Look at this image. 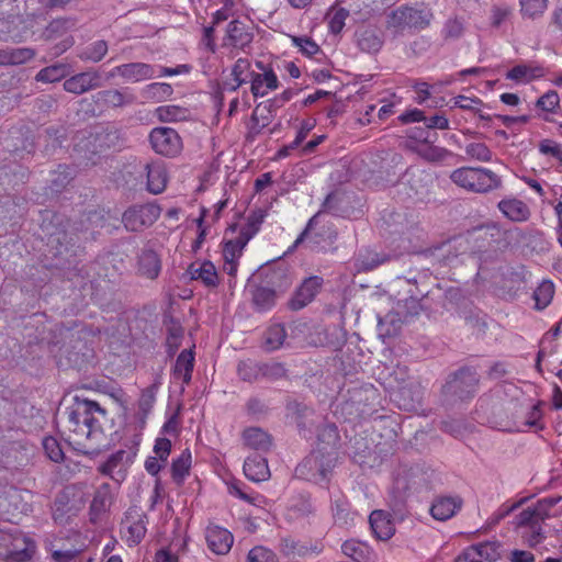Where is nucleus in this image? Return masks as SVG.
<instances>
[{
	"label": "nucleus",
	"instance_id": "obj_1",
	"mask_svg": "<svg viewBox=\"0 0 562 562\" xmlns=\"http://www.w3.org/2000/svg\"><path fill=\"white\" fill-rule=\"evenodd\" d=\"M106 412L97 402L77 401L68 413L70 441L83 449L94 450L103 439L102 422Z\"/></svg>",
	"mask_w": 562,
	"mask_h": 562
},
{
	"label": "nucleus",
	"instance_id": "obj_2",
	"mask_svg": "<svg viewBox=\"0 0 562 562\" xmlns=\"http://www.w3.org/2000/svg\"><path fill=\"white\" fill-rule=\"evenodd\" d=\"M43 21L46 19L42 12L26 13L25 18L20 16L19 12H9L0 16V40L21 42L35 36Z\"/></svg>",
	"mask_w": 562,
	"mask_h": 562
},
{
	"label": "nucleus",
	"instance_id": "obj_3",
	"mask_svg": "<svg viewBox=\"0 0 562 562\" xmlns=\"http://www.w3.org/2000/svg\"><path fill=\"white\" fill-rule=\"evenodd\" d=\"M432 18L429 9L401 5L387 14L386 30L394 36L402 35L407 30H424L430 25Z\"/></svg>",
	"mask_w": 562,
	"mask_h": 562
},
{
	"label": "nucleus",
	"instance_id": "obj_4",
	"mask_svg": "<svg viewBox=\"0 0 562 562\" xmlns=\"http://www.w3.org/2000/svg\"><path fill=\"white\" fill-rule=\"evenodd\" d=\"M450 179L458 187L476 193H486L502 186L501 178L486 168L461 167L451 173Z\"/></svg>",
	"mask_w": 562,
	"mask_h": 562
},
{
	"label": "nucleus",
	"instance_id": "obj_5",
	"mask_svg": "<svg viewBox=\"0 0 562 562\" xmlns=\"http://www.w3.org/2000/svg\"><path fill=\"white\" fill-rule=\"evenodd\" d=\"M160 213L161 209L155 203L134 205L124 212L122 222L126 229L138 232L153 225Z\"/></svg>",
	"mask_w": 562,
	"mask_h": 562
},
{
	"label": "nucleus",
	"instance_id": "obj_6",
	"mask_svg": "<svg viewBox=\"0 0 562 562\" xmlns=\"http://www.w3.org/2000/svg\"><path fill=\"white\" fill-rule=\"evenodd\" d=\"M147 516L137 507L130 508L121 522L122 539L128 547L138 544L146 535Z\"/></svg>",
	"mask_w": 562,
	"mask_h": 562
},
{
	"label": "nucleus",
	"instance_id": "obj_7",
	"mask_svg": "<svg viewBox=\"0 0 562 562\" xmlns=\"http://www.w3.org/2000/svg\"><path fill=\"white\" fill-rule=\"evenodd\" d=\"M151 148L159 155L175 157L182 150L179 134L170 127H155L149 134Z\"/></svg>",
	"mask_w": 562,
	"mask_h": 562
},
{
	"label": "nucleus",
	"instance_id": "obj_8",
	"mask_svg": "<svg viewBox=\"0 0 562 562\" xmlns=\"http://www.w3.org/2000/svg\"><path fill=\"white\" fill-rule=\"evenodd\" d=\"M43 21L42 23H44ZM43 24H41L40 27V37L44 40H56L59 37H63L60 43H58L55 46V55H60L65 53L67 49H69L75 41L74 37L70 35H67L68 31L71 30L75 26V22L69 19H56L52 21L48 25L45 26L44 30H42Z\"/></svg>",
	"mask_w": 562,
	"mask_h": 562
},
{
	"label": "nucleus",
	"instance_id": "obj_9",
	"mask_svg": "<svg viewBox=\"0 0 562 562\" xmlns=\"http://www.w3.org/2000/svg\"><path fill=\"white\" fill-rule=\"evenodd\" d=\"M136 453L137 451L135 448L117 450L99 467V471L117 482L123 481L125 479L128 467L133 463L136 457Z\"/></svg>",
	"mask_w": 562,
	"mask_h": 562
},
{
	"label": "nucleus",
	"instance_id": "obj_10",
	"mask_svg": "<svg viewBox=\"0 0 562 562\" xmlns=\"http://www.w3.org/2000/svg\"><path fill=\"white\" fill-rule=\"evenodd\" d=\"M103 86L102 75L99 70L89 69L71 76L64 81V89L74 94H82Z\"/></svg>",
	"mask_w": 562,
	"mask_h": 562
},
{
	"label": "nucleus",
	"instance_id": "obj_11",
	"mask_svg": "<svg viewBox=\"0 0 562 562\" xmlns=\"http://www.w3.org/2000/svg\"><path fill=\"white\" fill-rule=\"evenodd\" d=\"M543 516L536 508L524 509L517 516V525L521 528H526L524 538L527 540L529 546H537L541 540V522Z\"/></svg>",
	"mask_w": 562,
	"mask_h": 562
},
{
	"label": "nucleus",
	"instance_id": "obj_12",
	"mask_svg": "<svg viewBox=\"0 0 562 562\" xmlns=\"http://www.w3.org/2000/svg\"><path fill=\"white\" fill-rule=\"evenodd\" d=\"M477 383V373L470 368H464L454 374L448 382L447 387L449 392L458 395L460 398H464L475 391Z\"/></svg>",
	"mask_w": 562,
	"mask_h": 562
},
{
	"label": "nucleus",
	"instance_id": "obj_13",
	"mask_svg": "<svg viewBox=\"0 0 562 562\" xmlns=\"http://www.w3.org/2000/svg\"><path fill=\"white\" fill-rule=\"evenodd\" d=\"M207 548L215 554H226L232 549L234 537L226 528L210 525L205 530Z\"/></svg>",
	"mask_w": 562,
	"mask_h": 562
},
{
	"label": "nucleus",
	"instance_id": "obj_14",
	"mask_svg": "<svg viewBox=\"0 0 562 562\" xmlns=\"http://www.w3.org/2000/svg\"><path fill=\"white\" fill-rule=\"evenodd\" d=\"M322 284L323 279L319 277H310L305 279L291 299L290 307L294 311L305 307L314 300L322 288Z\"/></svg>",
	"mask_w": 562,
	"mask_h": 562
},
{
	"label": "nucleus",
	"instance_id": "obj_15",
	"mask_svg": "<svg viewBox=\"0 0 562 562\" xmlns=\"http://www.w3.org/2000/svg\"><path fill=\"white\" fill-rule=\"evenodd\" d=\"M278 88L279 79L274 70L251 74L250 91L255 98H263Z\"/></svg>",
	"mask_w": 562,
	"mask_h": 562
},
{
	"label": "nucleus",
	"instance_id": "obj_16",
	"mask_svg": "<svg viewBox=\"0 0 562 562\" xmlns=\"http://www.w3.org/2000/svg\"><path fill=\"white\" fill-rule=\"evenodd\" d=\"M463 501L459 496H440L430 507V514L436 520L445 521L453 517L462 507Z\"/></svg>",
	"mask_w": 562,
	"mask_h": 562
},
{
	"label": "nucleus",
	"instance_id": "obj_17",
	"mask_svg": "<svg viewBox=\"0 0 562 562\" xmlns=\"http://www.w3.org/2000/svg\"><path fill=\"white\" fill-rule=\"evenodd\" d=\"M252 40L251 34L246 30L244 23L239 21H232L227 25L226 35L223 40V46L244 49L250 44Z\"/></svg>",
	"mask_w": 562,
	"mask_h": 562
},
{
	"label": "nucleus",
	"instance_id": "obj_18",
	"mask_svg": "<svg viewBox=\"0 0 562 562\" xmlns=\"http://www.w3.org/2000/svg\"><path fill=\"white\" fill-rule=\"evenodd\" d=\"M497 207L506 218L513 222H525L530 216L528 205L516 198H506L501 200Z\"/></svg>",
	"mask_w": 562,
	"mask_h": 562
},
{
	"label": "nucleus",
	"instance_id": "obj_19",
	"mask_svg": "<svg viewBox=\"0 0 562 562\" xmlns=\"http://www.w3.org/2000/svg\"><path fill=\"white\" fill-rule=\"evenodd\" d=\"M122 78L128 82H139L156 77V67L146 63L121 65Z\"/></svg>",
	"mask_w": 562,
	"mask_h": 562
},
{
	"label": "nucleus",
	"instance_id": "obj_20",
	"mask_svg": "<svg viewBox=\"0 0 562 562\" xmlns=\"http://www.w3.org/2000/svg\"><path fill=\"white\" fill-rule=\"evenodd\" d=\"M342 553L356 562H376V554L364 542L359 540H347L341 546Z\"/></svg>",
	"mask_w": 562,
	"mask_h": 562
},
{
	"label": "nucleus",
	"instance_id": "obj_21",
	"mask_svg": "<svg viewBox=\"0 0 562 562\" xmlns=\"http://www.w3.org/2000/svg\"><path fill=\"white\" fill-rule=\"evenodd\" d=\"M244 473L252 482H262L270 477L268 462L259 454L249 456L245 460Z\"/></svg>",
	"mask_w": 562,
	"mask_h": 562
},
{
	"label": "nucleus",
	"instance_id": "obj_22",
	"mask_svg": "<svg viewBox=\"0 0 562 562\" xmlns=\"http://www.w3.org/2000/svg\"><path fill=\"white\" fill-rule=\"evenodd\" d=\"M147 189L153 194L161 193L167 186L168 175L161 162H151L146 165Z\"/></svg>",
	"mask_w": 562,
	"mask_h": 562
},
{
	"label": "nucleus",
	"instance_id": "obj_23",
	"mask_svg": "<svg viewBox=\"0 0 562 562\" xmlns=\"http://www.w3.org/2000/svg\"><path fill=\"white\" fill-rule=\"evenodd\" d=\"M370 526L380 540H387L394 535V525L389 514L383 510H373L369 517Z\"/></svg>",
	"mask_w": 562,
	"mask_h": 562
},
{
	"label": "nucleus",
	"instance_id": "obj_24",
	"mask_svg": "<svg viewBox=\"0 0 562 562\" xmlns=\"http://www.w3.org/2000/svg\"><path fill=\"white\" fill-rule=\"evenodd\" d=\"M190 273L193 280H199L206 286L215 288L218 284V274L211 261L192 263L190 266Z\"/></svg>",
	"mask_w": 562,
	"mask_h": 562
},
{
	"label": "nucleus",
	"instance_id": "obj_25",
	"mask_svg": "<svg viewBox=\"0 0 562 562\" xmlns=\"http://www.w3.org/2000/svg\"><path fill=\"white\" fill-rule=\"evenodd\" d=\"M194 367V353L192 350H182L175 363L173 378L181 380L183 384H189Z\"/></svg>",
	"mask_w": 562,
	"mask_h": 562
},
{
	"label": "nucleus",
	"instance_id": "obj_26",
	"mask_svg": "<svg viewBox=\"0 0 562 562\" xmlns=\"http://www.w3.org/2000/svg\"><path fill=\"white\" fill-rule=\"evenodd\" d=\"M112 504V494L109 484L99 486L93 495L90 505L91 520L95 521L100 515L104 514Z\"/></svg>",
	"mask_w": 562,
	"mask_h": 562
},
{
	"label": "nucleus",
	"instance_id": "obj_27",
	"mask_svg": "<svg viewBox=\"0 0 562 562\" xmlns=\"http://www.w3.org/2000/svg\"><path fill=\"white\" fill-rule=\"evenodd\" d=\"M161 270L159 256L154 250H144L138 259V271L147 279L154 280Z\"/></svg>",
	"mask_w": 562,
	"mask_h": 562
},
{
	"label": "nucleus",
	"instance_id": "obj_28",
	"mask_svg": "<svg viewBox=\"0 0 562 562\" xmlns=\"http://www.w3.org/2000/svg\"><path fill=\"white\" fill-rule=\"evenodd\" d=\"M243 439L247 447L266 452L271 447L270 436L258 427H250L244 430Z\"/></svg>",
	"mask_w": 562,
	"mask_h": 562
},
{
	"label": "nucleus",
	"instance_id": "obj_29",
	"mask_svg": "<svg viewBox=\"0 0 562 562\" xmlns=\"http://www.w3.org/2000/svg\"><path fill=\"white\" fill-rule=\"evenodd\" d=\"M296 473L310 480H317V476L323 480L326 477V469L321 462L318 453H313L305 458L296 468Z\"/></svg>",
	"mask_w": 562,
	"mask_h": 562
},
{
	"label": "nucleus",
	"instance_id": "obj_30",
	"mask_svg": "<svg viewBox=\"0 0 562 562\" xmlns=\"http://www.w3.org/2000/svg\"><path fill=\"white\" fill-rule=\"evenodd\" d=\"M94 98L97 103L112 108L124 106L125 104H130L134 101L132 94H126L117 89L100 91Z\"/></svg>",
	"mask_w": 562,
	"mask_h": 562
},
{
	"label": "nucleus",
	"instance_id": "obj_31",
	"mask_svg": "<svg viewBox=\"0 0 562 562\" xmlns=\"http://www.w3.org/2000/svg\"><path fill=\"white\" fill-rule=\"evenodd\" d=\"M250 67L248 58H238L232 69L233 81L226 83L227 89L235 91L248 80L250 81L251 74H254Z\"/></svg>",
	"mask_w": 562,
	"mask_h": 562
},
{
	"label": "nucleus",
	"instance_id": "obj_32",
	"mask_svg": "<svg viewBox=\"0 0 562 562\" xmlns=\"http://www.w3.org/2000/svg\"><path fill=\"white\" fill-rule=\"evenodd\" d=\"M155 115L160 122H182L189 120L192 113L188 108L167 104L158 106Z\"/></svg>",
	"mask_w": 562,
	"mask_h": 562
},
{
	"label": "nucleus",
	"instance_id": "obj_33",
	"mask_svg": "<svg viewBox=\"0 0 562 562\" xmlns=\"http://www.w3.org/2000/svg\"><path fill=\"white\" fill-rule=\"evenodd\" d=\"M543 76V69L539 66L520 64L512 68L506 78L519 83H527Z\"/></svg>",
	"mask_w": 562,
	"mask_h": 562
},
{
	"label": "nucleus",
	"instance_id": "obj_34",
	"mask_svg": "<svg viewBox=\"0 0 562 562\" xmlns=\"http://www.w3.org/2000/svg\"><path fill=\"white\" fill-rule=\"evenodd\" d=\"M35 542L27 537H16L13 542V549L10 552V559L14 562H26L35 553Z\"/></svg>",
	"mask_w": 562,
	"mask_h": 562
},
{
	"label": "nucleus",
	"instance_id": "obj_35",
	"mask_svg": "<svg viewBox=\"0 0 562 562\" xmlns=\"http://www.w3.org/2000/svg\"><path fill=\"white\" fill-rule=\"evenodd\" d=\"M250 238L251 234L241 232L235 239L226 241L223 248V260L239 261Z\"/></svg>",
	"mask_w": 562,
	"mask_h": 562
},
{
	"label": "nucleus",
	"instance_id": "obj_36",
	"mask_svg": "<svg viewBox=\"0 0 562 562\" xmlns=\"http://www.w3.org/2000/svg\"><path fill=\"white\" fill-rule=\"evenodd\" d=\"M286 333L285 328L281 324H273L265 331L263 346L268 351H274L280 349L285 341Z\"/></svg>",
	"mask_w": 562,
	"mask_h": 562
},
{
	"label": "nucleus",
	"instance_id": "obj_37",
	"mask_svg": "<svg viewBox=\"0 0 562 562\" xmlns=\"http://www.w3.org/2000/svg\"><path fill=\"white\" fill-rule=\"evenodd\" d=\"M471 555H474L479 561L493 562L499 558L498 546L494 542H483L470 546L464 549Z\"/></svg>",
	"mask_w": 562,
	"mask_h": 562
},
{
	"label": "nucleus",
	"instance_id": "obj_38",
	"mask_svg": "<svg viewBox=\"0 0 562 562\" xmlns=\"http://www.w3.org/2000/svg\"><path fill=\"white\" fill-rule=\"evenodd\" d=\"M34 56L35 52L27 47L0 50V65H20Z\"/></svg>",
	"mask_w": 562,
	"mask_h": 562
},
{
	"label": "nucleus",
	"instance_id": "obj_39",
	"mask_svg": "<svg viewBox=\"0 0 562 562\" xmlns=\"http://www.w3.org/2000/svg\"><path fill=\"white\" fill-rule=\"evenodd\" d=\"M69 74V68L66 64H55L41 69L35 79L38 82L52 83L64 79Z\"/></svg>",
	"mask_w": 562,
	"mask_h": 562
},
{
	"label": "nucleus",
	"instance_id": "obj_40",
	"mask_svg": "<svg viewBox=\"0 0 562 562\" xmlns=\"http://www.w3.org/2000/svg\"><path fill=\"white\" fill-rule=\"evenodd\" d=\"M191 452L187 449L181 452V454L173 460L171 465V474L175 482L181 484L186 476L189 474L191 468Z\"/></svg>",
	"mask_w": 562,
	"mask_h": 562
},
{
	"label": "nucleus",
	"instance_id": "obj_41",
	"mask_svg": "<svg viewBox=\"0 0 562 562\" xmlns=\"http://www.w3.org/2000/svg\"><path fill=\"white\" fill-rule=\"evenodd\" d=\"M108 49V43L103 40H99L85 47L79 53L78 57L83 61L99 63L104 58Z\"/></svg>",
	"mask_w": 562,
	"mask_h": 562
},
{
	"label": "nucleus",
	"instance_id": "obj_42",
	"mask_svg": "<svg viewBox=\"0 0 562 562\" xmlns=\"http://www.w3.org/2000/svg\"><path fill=\"white\" fill-rule=\"evenodd\" d=\"M331 510L335 522L340 526H348L355 519L356 514L350 509V505L345 498L335 499Z\"/></svg>",
	"mask_w": 562,
	"mask_h": 562
},
{
	"label": "nucleus",
	"instance_id": "obj_43",
	"mask_svg": "<svg viewBox=\"0 0 562 562\" xmlns=\"http://www.w3.org/2000/svg\"><path fill=\"white\" fill-rule=\"evenodd\" d=\"M519 5L522 18L536 20L548 9V0H519Z\"/></svg>",
	"mask_w": 562,
	"mask_h": 562
},
{
	"label": "nucleus",
	"instance_id": "obj_44",
	"mask_svg": "<svg viewBox=\"0 0 562 562\" xmlns=\"http://www.w3.org/2000/svg\"><path fill=\"white\" fill-rule=\"evenodd\" d=\"M172 92L173 89L171 85L167 82H154L147 85L143 90V94L146 99L156 102L165 101L166 99L171 97Z\"/></svg>",
	"mask_w": 562,
	"mask_h": 562
},
{
	"label": "nucleus",
	"instance_id": "obj_45",
	"mask_svg": "<svg viewBox=\"0 0 562 562\" xmlns=\"http://www.w3.org/2000/svg\"><path fill=\"white\" fill-rule=\"evenodd\" d=\"M554 294V285L551 281H542L533 292L535 306L543 310L552 301Z\"/></svg>",
	"mask_w": 562,
	"mask_h": 562
},
{
	"label": "nucleus",
	"instance_id": "obj_46",
	"mask_svg": "<svg viewBox=\"0 0 562 562\" xmlns=\"http://www.w3.org/2000/svg\"><path fill=\"white\" fill-rule=\"evenodd\" d=\"M359 47L368 53H375L382 47V40L374 30H364L358 35Z\"/></svg>",
	"mask_w": 562,
	"mask_h": 562
},
{
	"label": "nucleus",
	"instance_id": "obj_47",
	"mask_svg": "<svg viewBox=\"0 0 562 562\" xmlns=\"http://www.w3.org/2000/svg\"><path fill=\"white\" fill-rule=\"evenodd\" d=\"M416 151L422 158L431 162L441 161L449 155L447 149L434 146L428 142L419 144L416 148Z\"/></svg>",
	"mask_w": 562,
	"mask_h": 562
},
{
	"label": "nucleus",
	"instance_id": "obj_48",
	"mask_svg": "<svg viewBox=\"0 0 562 562\" xmlns=\"http://www.w3.org/2000/svg\"><path fill=\"white\" fill-rule=\"evenodd\" d=\"M238 376L246 382L260 380V362L247 359L239 361L237 366Z\"/></svg>",
	"mask_w": 562,
	"mask_h": 562
},
{
	"label": "nucleus",
	"instance_id": "obj_49",
	"mask_svg": "<svg viewBox=\"0 0 562 562\" xmlns=\"http://www.w3.org/2000/svg\"><path fill=\"white\" fill-rule=\"evenodd\" d=\"M453 106L460 108L462 110L471 111L474 114H477L481 120H490V115L484 114L481 111L482 101L477 98H469L465 95H458L453 98Z\"/></svg>",
	"mask_w": 562,
	"mask_h": 562
},
{
	"label": "nucleus",
	"instance_id": "obj_50",
	"mask_svg": "<svg viewBox=\"0 0 562 562\" xmlns=\"http://www.w3.org/2000/svg\"><path fill=\"white\" fill-rule=\"evenodd\" d=\"M465 154L475 160L488 162L492 160V151L484 143H470L464 148Z\"/></svg>",
	"mask_w": 562,
	"mask_h": 562
},
{
	"label": "nucleus",
	"instance_id": "obj_51",
	"mask_svg": "<svg viewBox=\"0 0 562 562\" xmlns=\"http://www.w3.org/2000/svg\"><path fill=\"white\" fill-rule=\"evenodd\" d=\"M285 374L282 363L276 361L260 362V379L274 381L281 379Z\"/></svg>",
	"mask_w": 562,
	"mask_h": 562
},
{
	"label": "nucleus",
	"instance_id": "obj_52",
	"mask_svg": "<svg viewBox=\"0 0 562 562\" xmlns=\"http://www.w3.org/2000/svg\"><path fill=\"white\" fill-rule=\"evenodd\" d=\"M276 293L273 290L268 288H258L254 292V303L260 310H268L274 304Z\"/></svg>",
	"mask_w": 562,
	"mask_h": 562
},
{
	"label": "nucleus",
	"instance_id": "obj_53",
	"mask_svg": "<svg viewBox=\"0 0 562 562\" xmlns=\"http://www.w3.org/2000/svg\"><path fill=\"white\" fill-rule=\"evenodd\" d=\"M293 46L297 47L299 50L308 57L316 55L319 52V46L307 36H291Z\"/></svg>",
	"mask_w": 562,
	"mask_h": 562
},
{
	"label": "nucleus",
	"instance_id": "obj_54",
	"mask_svg": "<svg viewBox=\"0 0 562 562\" xmlns=\"http://www.w3.org/2000/svg\"><path fill=\"white\" fill-rule=\"evenodd\" d=\"M248 562H278V558L274 552L266 547L252 548L247 557Z\"/></svg>",
	"mask_w": 562,
	"mask_h": 562
},
{
	"label": "nucleus",
	"instance_id": "obj_55",
	"mask_svg": "<svg viewBox=\"0 0 562 562\" xmlns=\"http://www.w3.org/2000/svg\"><path fill=\"white\" fill-rule=\"evenodd\" d=\"M43 448L47 457L54 462H60L64 458V452L58 441L53 437H46L43 440Z\"/></svg>",
	"mask_w": 562,
	"mask_h": 562
},
{
	"label": "nucleus",
	"instance_id": "obj_56",
	"mask_svg": "<svg viewBox=\"0 0 562 562\" xmlns=\"http://www.w3.org/2000/svg\"><path fill=\"white\" fill-rule=\"evenodd\" d=\"M559 94L553 90L548 91L547 93L541 95L537 101V105L547 112H554L555 109L559 108Z\"/></svg>",
	"mask_w": 562,
	"mask_h": 562
},
{
	"label": "nucleus",
	"instance_id": "obj_57",
	"mask_svg": "<svg viewBox=\"0 0 562 562\" xmlns=\"http://www.w3.org/2000/svg\"><path fill=\"white\" fill-rule=\"evenodd\" d=\"M542 419V411L540 407V403H537L531 406L530 411L526 415L525 419V426H528L530 428H536L537 430L543 429V424L541 423Z\"/></svg>",
	"mask_w": 562,
	"mask_h": 562
},
{
	"label": "nucleus",
	"instance_id": "obj_58",
	"mask_svg": "<svg viewBox=\"0 0 562 562\" xmlns=\"http://www.w3.org/2000/svg\"><path fill=\"white\" fill-rule=\"evenodd\" d=\"M539 151L543 155L551 156L558 160H562V148L557 142L552 139H542L539 143Z\"/></svg>",
	"mask_w": 562,
	"mask_h": 562
},
{
	"label": "nucleus",
	"instance_id": "obj_59",
	"mask_svg": "<svg viewBox=\"0 0 562 562\" xmlns=\"http://www.w3.org/2000/svg\"><path fill=\"white\" fill-rule=\"evenodd\" d=\"M463 23L458 19H449L442 30L446 38H459L463 33Z\"/></svg>",
	"mask_w": 562,
	"mask_h": 562
},
{
	"label": "nucleus",
	"instance_id": "obj_60",
	"mask_svg": "<svg viewBox=\"0 0 562 562\" xmlns=\"http://www.w3.org/2000/svg\"><path fill=\"white\" fill-rule=\"evenodd\" d=\"M171 451V441L167 438H158L154 446V452L160 461L166 462Z\"/></svg>",
	"mask_w": 562,
	"mask_h": 562
},
{
	"label": "nucleus",
	"instance_id": "obj_61",
	"mask_svg": "<svg viewBox=\"0 0 562 562\" xmlns=\"http://www.w3.org/2000/svg\"><path fill=\"white\" fill-rule=\"evenodd\" d=\"M228 493L233 496H236L247 503H255L260 496L259 495H250L248 494L239 483L233 482L228 484Z\"/></svg>",
	"mask_w": 562,
	"mask_h": 562
},
{
	"label": "nucleus",
	"instance_id": "obj_62",
	"mask_svg": "<svg viewBox=\"0 0 562 562\" xmlns=\"http://www.w3.org/2000/svg\"><path fill=\"white\" fill-rule=\"evenodd\" d=\"M510 14L509 7H494L491 16L493 26L498 27Z\"/></svg>",
	"mask_w": 562,
	"mask_h": 562
},
{
	"label": "nucleus",
	"instance_id": "obj_63",
	"mask_svg": "<svg viewBox=\"0 0 562 562\" xmlns=\"http://www.w3.org/2000/svg\"><path fill=\"white\" fill-rule=\"evenodd\" d=\"M347 15H348L347 11H345L342 9L337 11L333 15V18L330 19V22H329V26L334 33H338L342 30Z\"/></svg>",
	"mask_w": 562,
	"mask_h": 562
},
{
	"label": "nucleus",
	"instance_id": "obj_64",
	"mask_svg": "<svg viewBox=\"0 0 562 562\" xmlns=\"http://www.w3.org/2000/svg\"><path fill=\"white\" fill-rule=\"evenodd\" d=\"M155 562H178V557L170 548H162L155 553Z\"/></svg>",
	"mask_w": 562,
	"mask_h": 562
}]
</instances>
